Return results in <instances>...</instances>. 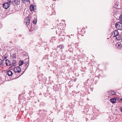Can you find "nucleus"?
<instances>
[{"label":"nucleus","mask_w":122,"mask_h":122,"mask_svg":"<svg viewBox=\"0 0 122 122\" xmlns=\"http://www.w3.org/2000/svg\"><path fill=\"white\" fill-rule=\"evenodd\" d=\"M116 27L118 30H121L122 28V24L120 22H118L116 24Z\"/></svg>","instance_id":"nucleus-1"},{"label":"nucleus","mask_w":122,"mask_h":122,"mask_svg":"<svg viewBox=\"0 0 122 122\" xmlns=\"http://www.w3.org/2000/svg\"><path fill=\"white\" fill-rule=\"evenodd\" d=\"M10 4L8 2H6L3 4V7L5 9H7L10 6Z\"/></svg>","instance_id":"nucleus-2"},{"label":"nucleus","mask_w":122,"mask_h":122,"mask_svg":"<svg viewBox=\"0 0 122 122\" xmlns=\"http://www.w3.org/2000/svg\"><path fill=\"white\" fill-rule=\"evenodd\" d=\"M14 71L15 72L20 73L21 71V68L19 66H17L14 69Z\"/></svg>","instance_id":"nucleus-3"},{"label":"nucleus","mask_w":122,"mask_h":122,"mask_svg":"<svg viewBox=\"0 0 122 122\" xmlns=\"http://www.w3.org/2000/svg\"><path fill=\"white\" fill-rule=\"evenodd\" d=\"M25 22L26 23L27 25H29L30 23V20L28 17H26L25 19Z\"/></svg>","instance_id":"nucleus-4"},{"label":"nucleus","mask_w":122,"mask_h":122,"mask_svg":"<svg viewBox=\"0 0 122 122\" xmlns=\"http://www.w3.org/2000/svg\"><path fill=\"white\" fill-rule=\"evenodd\" d=\"M116 46L118 49H120L122 47V44L120 42L116 44Z\"/></svg>","instance_id":"nucleus-5"},{"label":"nucleus","mask_w":122,"mask_h":122,"mask_svg":"<svg viewBox=\"0 0 122 122\" xmlns=\"http://www.w3.org/2000/svg\"><path fill=\"white\" fill-rule=\"evenodd\" d=\"M114 34V36L113 35V37L116 36L118 35V33L117 30H115L114 32H112L111 33L112 36V34Z\"/></svg>","instance_id":"nucleus-6"},{"label":"nucleus","mask_w":122,"mask_h":122,"mask_svg":"<svg viewBox=\"0 0 122 122\" xmlns=\"http://www.w3.org/2000/svg\"><path fill=\"white\" fill-rule=\"evenodd\" d=\"M116 39L118 40H120L122 39V37L120 35H118L116 36Z\"/></svg>","instance_id":"nucleus-7"},{"label":"nucleus","mask_w":122,"mask_h":122,"mask_svg":"<svg viewBox=\"0 0 122 122\" xmlns=\"http://www.w3.org/2000/svg\"><path fill=\"white\" fill-rule=\"evenodd\" d=\"M5 61H6L5 64L6 65L8 66H10L11 65L10 62L8 60L6 59L5 60Z\"/></svg>","instance_id":"nucleus-8"},{"label":"nucleus","mask_w":122,"mask_h":122,"mask_svg":"<svg viewBox=\"0 0 122 122\" xmlns=\"http://www.w3.org/2000/svg\"><path fill=\"white\" fill-rule=\"evenodd\" d=\"M34 5H31L30 6V9L31 11H33L34 10Z\"/></svg>","instance_id":"nucleus-9"},{"label":"nucleus","mask_w":122,"mask_h":122,"mask_svg":"<svg viewBox=\"0 0 122 122\" xmlns=\"http://www.w3.org/2000/svg\"><path fill=\"white\" fill-rule=\"evenodd\" d=\"M7 74L9 76H11L13 74L12 71H9L7 72Z\"/></svg>","instance_id":"nucleus-10"},{"label":"nucleus","mask_w":122,"mask_h":122,"mask_svg":"<svg viewBox=\"0 0 122 122\" xmlns=\"http://www.w3.org/2000/svg\"><path fill=\"white\" fill-rule=\"evenodd\" d=\"M21 0H15L14 3H15L16 5H18L20 4Z\"/></svg>","instance_id":"nucleus-11"},{"label":"nucleus","mask_w":122,"mask_h":122,"mask_svg":"<svg viewBox=\"0 0 122 122\" xmlns=\"http://www.w3.org/2000/svg\"><path fill=\"white\" fill-rule=\"evenodd\" d=\"M111 102L113 103H115L116 100L114 98H112L110 99Z\"/></svg>","instance_id":"nucleus-12"},{"label":"nucleus","mask_w":122,"mask_h":122,"mask_svg":"<svg viewBox=\"0 0 122 122\" xmlns=\"http://www.w3.org/2000/svg\"><path fill=\"white\" fill-rule=\"evenodd\" d=\"M109 95H113L116 94V92L113 91H110L109 92Z\"/></svg>","instance_id":"nucleus-13"},{"label":"nucleus","mask_w":122,"mask_h":122,"mask_svg":"<svg viewBox=\"0 0 122 122\" xmlns=\"http://www.w3.org/2000/svg\"><path fill=\"white\" fill-rule=\"evenodd\" d=\"M57 48H59L61 49H62L64 47V46L63 45H60L59 46H57Z\"/></svg>","instance_id":"nucleus-14"},{"label":"nucleus","mask_w":122,"mask_h":122,"mask_svg":"<svg viewBox=\"0 0 122 122\" xmlns=\"http://www.w3.org/2000/svg\"><path fill=\"white\" fill-rule=\"evenodd\" d=\"M15 0H8V2L10 4H12L14 3V1Z\"/></svg>","instance_id":"nucleus-15"},{"label":"nucleus","mask_w":122,"mask_h":122,"mask_svg":"<svg viewBox=\"0 0 122 122\" xmlns=\"http://www.w3.org/2000/svg\"><path fill=\"white\" fill-rule=\"evenodd\" d=\"M7 57V56L6 55H4L2 57V58L4 59H6Z\"/></svg>","instance_id":"nucleus-16"},{"label":"nucleus","mask_w":122,"mask_h":122,"mask_svg":"<svg viewBox=\"0 0 122 122\" xmlns=\"http://www.w3.org/2000/svg\"><path fill=\"white\" fill-rule=\"evenodd\" d=\"M23 61H21L19 63V65L20 66L22 65L23 64Z\"/></svg>","instance_id":"nucleus-17"},{"label":"nucleus","mask_w":122,"mask_h":122,"mask_svg":"<svg viewBox=\"0 0 122 122\" xmlns=\"http://www.w3.org/2000/svg\"><path fill=\"white\" fill-rule=\"evenodd\" d=\"M4 61L1 59L0 58V65H2L3 64Z\"/></svg>","instance_id":"nucleus-18"},{"label":"nucleus","mask_w":122,"mask_h":122,"mask_svg":"<svg viewBox=\"0 0 122 122\" xmlns=\"http://www.w3.org/2000/svg\"><path fill=\"white\" fill-rule=\"evenodd\" d=\"M22 1H23V3H25L29 1V0H22Z\"/></svg>","instance_id":"nucleus-19"},{"label":"nucleus","mask_w":122,"mask_h":122,"mask_svg":"<svg viewBox=\"0 0 122 122\" xmlns=\"http://www.w3.org/2000/svg\"><path fill=\"white\" fill-rule=\"evenodd\" d=\"M119 18L121 19V20H122V15H121L119 17Z\"/></svg>","instance_id":"nucleus-20"},{"label":"nucleus","mask_w":122,"mask_h":122,"mask_svg":"<svg viewBox=\"0 0 122 122\" xmlns=\"http://www.w3.org/2000/svg\"><path fill=\"white\" fill-rule=\"evenodd\" d=\"M119 109H120V111L122 112V107H120Z\"/></svg>","instance_id":"nucleus-21"},{"label":"nucleus","mask_w":122,"mask_h":122,"mask_svg":"<svg viewBox=\"0 0 122 122\" xmlns=\"http://www.w3.org/2000/svg\"><path fill=\"white\" fill-rule=\"evenodd\" d=\"M36 22H37V21H33V23L34 24H35L36 23Z\"/></svg>","instance_id":"nucleus-22"},{"label":"nucleus","mask_w":122,"mask_h":122,"mask_svg":"<svg viewBox=\"0 0 122 122\" xmlns=\"http://www.w3.org/2000/svg\"><path fill=\"white\" fill-rule=\"evenodd\" d=\"M13 57H12L13 58H15V55L13 54Z\"/></svg>","instance_id":"nucleus-23"},{"label":"nucleus","mask_w":122,"mask_h":122,"mask_svg":"<svg viewBox=\"0 0 122 122\" xmlns=\"http://www.w3.org/2000/svg\"><path fill=\"white\" fill-rule=\"evenodd\" d=\"M73 81H76V79H74L73 80Z\"/></svg>","instance_id":"nucleus-24"},{"label":"nucleus","mask_w":122,"mask_h":122,"mask_svg":"<svg viewBox=\"0 0 122 122\" xmlns=\"http://www.w3.org/2000/svg\"><path fill=\"white\" fill-rule=\"evenodd\" d=\"M120 100H121V101H122V98H121Z\"/></svg>","instance_id":"nucleus-25"},{"label":"nucleus","mask_w":122,"mask_h":122,"mask_svg":"<svg viewBox=\"0 0 122 122\" xmlns=\"http://www.w3.org/2000/svg\"><path fill=\"white\" fill-rule=\"evenodd\" d=\"M117 6H116V5H115V7L116 8H117V7H116Z\"/></svg>","instance_id":"nucleus-26"},{"label":"nucleus","mask_w":122,"mask_h":122,"mask_svg":"<svg viewBox=\"0 0 122 122\" xmlns=\"http://www.w3.org/2000/svg\"><path fill=\"white\" fill-rule=\"evenodd\" d=\"M113 35L114 36V34H112V36H113Z\"/></svg>","instance_id":"nucleus-27"}]
</instances>
